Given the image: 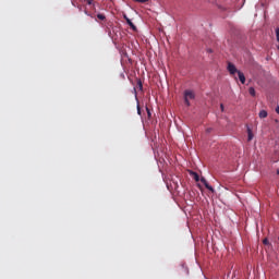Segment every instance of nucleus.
<instances>
[{"label":"nucleus","instance_id":"f257e3e1","mask_svg":"<svg viewBox=\"0 0 279 279\" xmlns=\"http://www.w3.org/2000/svg\"><path fill=\"white\" fill-rule=\"evenodd\" d=\"M190 99H195V93L191 89H186L184 92V104L191 106V102L189 101Z\"/></svg>","mask_w":279,"mask_h":279},{"label":"nucleus","instance_id":"f03ea898","mask_svg":"<svg viewBox=\"0 0 279 279\" xmlns=\"http://www.w3.org/2000/svg\"><path fill=\"white\" fill-rule=\"evenodd\" d=\"M228 71L230 73V75H234L235 73H239V71L236 70V65H234V63L232 62H228Z\"/></svg>","mask_w":279,"mask_h":279},{"label":"nucleus","instance_id":"7ed1b4c3","mask_svg":"<svg viewBox=\"0 0 279 279\" xmlns=\"http://www.w3.org/2000/svg\"><path fill=\"white\" fill-rule=\"evenodd\" d=\"M201 182L204 184L205 189L210 191V193H215V189L210 184H208V181H206L205 178H202Z\"/></svg>","mask_w":279,"mask_h":279},{"label":"nucleus","instance_id":"20e7f679","mask_svg":"<svg viewBox=\"0 0 279 279\" xmlns=\"http://www.w3.org/2000/svg\"><path fill=\"white\" fill-rule=\"evenodd\" d=\"M238 77L241 82V84H245V74H243V72H238Z\"/></svg>","mask_w":279,"mask_h":279},{"label":"nucleus","instance_id":"39448f33","mask_svg":"<svg viewBox=\"0 0 279 279\" xmlns=\"http://www.w3.org/2000/svg\"><path fill=\"white\" fill-rule=\"evenodd\" d=\"M126 23H128V25L131 27V29H132L133 32H136V25H134V23L132 22V20L126 19Z\"/></svg>","mask_w":279,"mask_h":279},{"label":"nucleus","instance_id":"423d86ee","mask_svg":"<svg viewBox=\"0 0 279 279\" xmlns=\"http://www.w3.org/2000/svg\"><path fill=\"white\" fill-rule=\"evenodd\" d=\"M259 119H267V111L265 110L259 111Z\"/></svg>","mask_w":279,"mask_h":279},{"label":"nucleus","instance_id":"0eeeda50","mask_svg":"<svg viewBox=\"0 0 279 279\" xmlns=\"http://www.w3.org/2000/svg\"><path fill=\"white\" fill-rule=\"evenodd\" d=\"M248 93L252 97H256V89H254V87H250Z\"/></svg>","mask_w":279,"mask_h":279},{"label":"nucleus","instance_id":"6e6552de","mask_svg":"<svg viewBox=\"0 0 279 279\" xmlns=\"http://www.w3.org/2000/svg\"><path fill=\"white\" fill-rule=\"evenodd\" d=\"M247 134H248L247 141H252L254 138V134H252L251 129H247Z\"/></svg>","mask_w":279,"mask_h":279},{"label":"nucleus","instance_id":"1a4fd4ad","mask_svg":"<svg viewBox=\"0 0 279 279\" xmlns=\"http://www.w3.org/2000/svg\"><path fill=\"white\" fill-rule=\"evenodd\" d=\"M192 175H193L195 182H199V174H197V172H192Z\"/></svg>","mask_w":279,"mask_h":279},{"label":"nucleus","instance_id":"9d476101","mask_svg":"<svg viewBox=\"0 0 279 279\" xmlns=\"http://www.w3.org/2000/svg\"><path fill=\"white\" fill-rule=\"evenodd\" d=\"M97 19H99V21H106V15L99 13L97 14Z\"/></svg>","mask_w":279,"mask_h":279},{"label":"nucleus","instance_id":"9b49d317","mask_svg":"<svg viewBox=\"0 0 279 279\" xmlns=\"http://www.w3.org/2000/svg\"><path fill=\"white\" fill-rule=\"evenodd\" d=\"M137 86H138L140 90H143V82L137 81Z\"/></svg>","mask_w":279,"mask_h":279},{"label":"nucleus","instance_id":"f8f14e48","mask_svg":"<svg viewBox=\"0 0 279 279\" xmlns=\"http://www.w3.org/2000/svg\"><path fill=\"white\" fill-rule=\"evenodd\" d=\"M276 37H277V41L279 43V27L276 28Z\"/></svg>","mask_w":279,"mask_h":279},{"label":"nucleus","instance_id":"ddd939ff","mask_svg":"<svg viewBox=\"0 0 279 279\" xmlns=\"http://www.w3.org/2000/svg\"><path fill=\"white\" fill-rule=\"evenodd\" d=\"M134 1H136L137 3H147V1L149 0H134Z\"/></svg>","mask_w":279,"mask_h":279},{"label":"nucleus","instance_id":"4468645a","mask_svg":"<svg viewBox=\"0 0 279 279\" xmlns=\"http://www.w3.org/2000/svg\"><path fill=\"white\" fill-rule=\"evenodd\" d=\"M264 245H269V240L266 238L263 240Z\"/></svg>","mask_w":279,"mask_h":279},{"label":"nucleus","instance_id":"2eb2a0df","mask_svg":"<svg viewBox=\"0 0 279 279\" xmlns=\"http://www.w3.org/2000/svg\"><path fill=\"white\" fill-rule=\"evenodd\" d=\"M137 114H141V106L137 105Z\"/></svg>","mask_w":279,"mask_h":279},{"label":"nucleus","instance_id":"dca6fc26","mask_svg":"<svg viewBox=\"0 0 279 279\" xmlns=\"http://www.w3.org/2000/svg\"><path fill=\"white\" fill-rule=\"evenodd\" d=\"M146 110H147L148 117H150V116H151V112L149 111L148 108H146Z\"/></svg>","mask_w":279,"mask_h":279},{"label":"nucleus","instance_id":"f3484780","mask_svg":"<svg viewBox=\"0 0 279 279\" xmlns=\"http://www.w3.org/2000/svg\"><path fill=\"white\" fill-rule=\"evenodd\" d=\"M220 110L223 112V104L220 105Z\"/></svg>","mask_w":279,"mask_h":279},{"label":"nucleus","instance_id":"a211bd4d","mask_svg":"<svg viewBox=\"0 0 279 279\" xmlns=\"http://www.w3.org/2000/svg\"><path fill=\"white\" fill-rule=\"evenodd\" d=\"M123 19L125 20V21H128V19H130V17H128V15H123Z\"/></svg>","mask_w":279,"mask_h":279},{"label":"nucleus","instance_id":"6ab92c4d","mask_svg":"<svg viewBox=\"0 0 279 279\" xmlns=\"http://www.w3.org/2000/svg\"><path fill=\"white\" fill-rule=\"evenodd\" d=\"M276 112L277 114H279V106L276 108Z\"/></svg>","mask_w":279,"mask_h":279},{"label":"nucleus","instance_id":"aec40b11","mask_svg":"<svg viewBox=\"0 0 279 279\" xmlns=\"http://www.w3.org/2000/svg\"><path fill=\"white\" fill-rule=\"evenodd\" d=\"M85 14H87V16H90V14H88V11L85 10Z\"/></svg>","mask_w":279,"mask_h":279},{"label":"nucleus","instance_id":"412c9836","mask_svg":"<svg viewBox=\"0 0 279 279\" xmlns=\"http://www.w3.org/2000/svg\"><path fill=\"white\" fill-rule=\"evenodd\" d=\"M277 175H279V170H277Z\"/></svg>","mask_w":279,"mask_h":279}]
</instances>
